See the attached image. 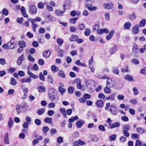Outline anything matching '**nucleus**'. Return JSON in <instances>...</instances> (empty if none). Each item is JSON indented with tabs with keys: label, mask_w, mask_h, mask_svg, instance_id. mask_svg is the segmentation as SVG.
Listing matches in <instances>:
<instances>
[{
	"label": "nucleus",
	"mask_w": 146,
	"mask_h": 146,
	"mask_svg": "<svg viewBox=\"0 0 146 146\" xmlns=\"http://www.w3.org/2000/svg\"><path fill=\"white\" fill-rule=\"evenodd\" d=\"M56 90L53 88L50 89L49 90L48 95L50 100L52 101H54L55 99Z\"/></svg>",
	"instance_id": "1"
},
{
	"label": "nucleus",
	"mask_w": 146,
	"mask_h": 146,
	"mask_svg": "<svg viewBox=\"0 0 146 146\" xmlns=\"http://www.w3.org/2000/svg\"><path fill=\"white\" fill-rule=\"evenodd\" d=\"M109 111L114 115H117L118 113V109L116 107L113 105H111L109 109Z\"/></svg>",
	"instance_id": "2"
},
{
	"label": "nucleus",
	"mask_w": 146,
	"mask_h": 146,
	"mask_svg": "<svg viewBox=\"0 0 146 146\" xmlns=\"http://www.w3.org/2000/svg\"><path fill=\"white\" fill-rule=\"evenodd\" d=\"M92 4H90L88 3H86L85 6L90 11H96L97 9V7L96 6L92 7Z\"/></svg>",
	"instance_id": "3"
},
{
	"label": "nucleus",
	"mask_w": 146,
	"mask_h": 146,
	"mask_svg": "<svg viewBox=\"0 0 146 146\" xmlns=\"http://www.w3.org/2000/svg\"><path fill=\"white\" fill-rule=\"evenodd\" d=\"M75 82L77 84V88L78 89H82V90H84L85 89L82 88V86L81 83V81L80 79H76L75 80Z\"/></svg>",
	"instance_id": "4"
},
{
	"label": "nucleus",
	"mask_w": 146,
	"mask_h": 146,
	"mask_svg": "<svg viewBox=\"0 0 146 146\" xmlns=\"http://www.w3.org/2000/svg\"><path fill=\"white\" fill-rule=\"evenodd\" d=\"M37 11L36 7L34 5H32L29 7V12L32 14L36 13Z\"/></svg>",
	"instance_id": "5"
},
{
	"label": "nucleus",
	"mask_w": 146,
	"mask_h": 146,
	"mask_svg": "<svg viewBox=\"0 0 146 146\" xmlns=\"http://www.w3.org/2000/svg\"><path fill=\"white\" fill-rule=\"evenodd\" d=\"M120 125V123L118 122H117L109 125L108 127L110 129H113L116 127H118Z\"/></svg>",
	"instance_id": "6"
},
{
	"label": "nucleus",
	"mask_w": 146,
	"mask_h": 146,
	"mask_svg": "<svg viewBox=\"0 0 146 146\" xmlns=\"http://www.w3.org/2000/svg\"><path fill=\"white\" fill-rule=\"evenodd\" d=\"M109 31L108 29H101L98 30L97 31V33L99 35L102 34L104 33L108 34L109 33Z\"/></svg>",
	"instance_id": "7"
},
{
	"label": "nucleus",
	"mask_w": 146,
	"mask_h": 146,
	"mask_svg": "<svg viewBox=\"0 0 146 146\" xmlns=\"http://www.w3.org/2000/svg\"><path fill=\"white\" fill-rule=\"evenodd\" d=\"M103 6L104 8L109 9L113 7V5L112 3L110 2L109 3L104 4Z\"/></svg>",
	"instance_id": "8"
},
{
	"label": "nucleus",
	"mask_w": 146,
	"mask_h": 146,
	"mask_svg": "<svg viewBox=\"0 0 146 146\" xmlns=\"http://www.w3.org/2000/svg\"><path fill=\"white\" fill-rule=\"evenodd\" d=\"M139 26L138 25L136 24L133 27L132 30V33L134 34L138 33L139 32Z\"/></svg>",
	"instance_id": "9"
},
{
	"label": "nucleus",
	"mask_w": 146,
	"mask_h": 146,
	"mask_svg": "<svg viewBox=\"0 0 146 146\" xmlns=\"http://www.w3.org/2000/svg\"><path fill=\"white\" fill-rule=\"evenodd\" d=\"M113 82L111 80L108 79L106 81V86L110 87V88L113 87L115 85V84H112Z\"/></svg>",
	"instance_id": "10"
},
{
	"label": "nucleus",
	"mask_w": 146,
	"mask_h": 146,
	"mask_svg": "<svg viewBox=\"0 0 146 146\" xmlns=\"http://www.w3.org/2000/svg\"><path fill=\"white\" fill-rule=\"evenodd\" d=\"M115 33V31L114 30H111L109 34L107 35L106 37V39L108 40H110L112 37L113 35V34H114Z\"/></svg>",
	"instance_id": "11"
},
{
	"label": "nucleus",
	"mask_w": 146,
	"mask_h": 146,
	"mask_svg": "<svg viewBox=\"0 0 146 146\" xmlns=\"http://www.w3.org/2000/svg\"><path fill=\"white\" fill-rule=\"evenodd\" d=\"M116 94L114 93L110 95L108 97H106L107 100H110L111 101H113L115 98Z\"/></svg>",
	"instance_id": "12"
},
{
	"label": "nucleus",
	"mask_w": 146,
	"mask_h": 146,
	"mask_svg": "<svg viewBox=\"0 0 146 146\" xmlns=\"http://www.w3.org/2000/svg\"><path fill=\"white\" fill-rule=\"evenodd\" d=\"M136 18V16L133 12L130 14L128 17V19L131 21H132L135 20Z\"/></svg>",
	"instance_id": "13"
},
{
	"label": "nucleus",
	"mask_w": 146,
	"mask_h": 146,
	"mask_svg": "<svg viewBox=\"0 0 146 146\" xmlns=\"http://www.w3.org/2000/svg\"><path fill=\"white\" fill-rule=\"evenodd\" d=\"M133 52L135 54L139 52V49L137 45L134 44L132 49Z\"/></svg>",
	"instance_id": "14"
},
{
	"label": "nucleus",
	"mask_w": 146,
	"mask_h": 146,
	"mask_svg": "<svg viewBox=\"0 0 146 146\" xmlns=\"http://www.w3.org/2000/svg\"><path fill=\"white\" fill-rule=\"evenodd\" d=\"M117 46L116 45H114L110 48V52L111 54H113L117 51Z\"/></svg>",
	"instance_id": "15"
},
{
	"label": "nucleus",
	"mask_w": 146,
	"mask_h": 146,
	"mask_svg": "<svg viewBox=\"0 0 146 146\" xmlns=\"http://www.w3.org/2000/svg\"><path fill=\"white\" fill-rule=\"evenodd\" d=\"M131 26V23L129 22H126L124 25V29L126 30H129V29Z\"/></svg>",
	"instance_id": "16"
},
{
	"label": "nucleus",
	"mask_w": 146,
	"mask_h": 146,
	"mask_svg": "<svg viewBox=\"0 0 146 146\" xmlns=\"http://www.w3.org/2000/svg\"><path fill=\"white\" fill-rule=\"evenodd\" d=\"M65 12V9L62 11H60L58 9L56 11L55 14L58 16H61L62 15V14L64 13Z\"/></svg>",
	"instance_id": "17"
},
{
	"label": "nucleus",
	"mask_w": 146,
	"mask_h": 146,
	"mask_svg": "<svg viewBox=\"0 0 146 146\" xmlns=\"http://www.w3.org/2000/svg\"><path fill=\"white\" fill-rule=\"evenodd\" d=\"M31 81V79L30 78H22L21 80V82L23 83L25 82L30 83Z\"/></svg>",
	"instance_id": "18"
},
{
	"label": "nucleus",
	"mask_w": 146,
	"mask_h": 146,
	"mask_svg": "<svg viewBox=\"0 0 146 146\" xmlns=\"http://www.w3.org/2000/svg\"><path fill=\"white\" fill-rule=\"evenodd\" d=\"M40 139H34L32 142V144L33 146H35L36 144L39 143V141L41 140L42 139V137L41 136H39Z\"/></svg>",
	"instance_id": "19"
},
{
	"label": "nucleus",
	"mask_w": 146,
	"mask_h": 146,
	"mask_svg": "<svg viewBox=\"0 0 146 146\" xmlns=\"http://www.w3.org/2000/svg\"><path fill=\"white\" fill-rule=\"evenodd\" d=\"M17 83V82L16 80L13 77L11 78L10 84L12 86L16 85Z\"/></svg>",
	"instance_id": "20"
},
{
	"label": "nucleus",
	"mask_w": 146,
	"mask_h": 146,
	"mask_svg": "<svg viewBox=\"0 0 146 146\" xmlns=\"http://www.w3.org/2000/svg\"><path fill=\"white\" fill-rule=\"evenodd\" d=\"M4 142L5 144H9V143L8 134V133H7L5 136V137L4 139Z\"/></svg>",
	"instance_id": "21"
},
{
	"label": "nucleus",
	"mask_w": 146,
	"mask_h": 146,
	"mask_svg": "<svg viewBox=\"0 0 146 146\" xmlns=\"http://www.w3.org/2000/svg\"><path fill=\"white\" fill-rule=\"evenodd\" d=\"M78 36L77 35H72L71 37L69 38V40L70 41H77V39H78Z\"/></svg>",
	"instance_id": "22"
},
{
	"label": "nucleus",
	"mask_w": 146,
	"mask_h": 146,
	"mask_svg": "<svg viewBox=\"0 0 146 146\" xmlns=\"http://www.w3.org/2000/svg\"><path fill=\"white\" fill-rule=\"evenodd\" d=\"M37 89L38 91L40 92H43L45 91V88L43 86H39Z\"/></svg>",
	"instance_id": "23"
},
{
	"label": "nucleus",
	"mask_w": 146,
	"mask_h": 146,
	"mask_svg": "<svg viewBox=\"0 0 146 146\" xmlns=\"http://www.w3.org/2000/svg\"><path fill=\"white\" fill-rule=\"evenodd\" d=\"M84 123V121L82 120H80L77 122L76 125L78 128H80Z\"/></svg>",
	"instance_id": "24"
},
{
	"label": "nucleus",
	"mask_w": 146,
	"mask_h": 146,
	"mask_svg": "<svg viewBox=\"0 0 146 146\" xmlns=\"http://www.w3.org/2000/svg\"><path fill=\"white\" fill-rule=\"evenodd\" d=\"M146 24V20L145 19H143L140 21L138 25L140 27H144Z\"/></svg>",
	"instance_id": "25"
},
{
	"label": "nucleus",
	"mask_w": 146,
	"mask_h": 146,
	"mask_svg": "<svg viewBox=\"0 0 146 146\" xmlns=\"http://www.w3.org/2000/svg\"><path fill=\"white\" fill-rule=\"evenodd\" d=\"M58 75L63 78H64L66 76L63 70H60L58 72Z\"/></svg>",
	"instance_id": "26"
},
{
	"label": "nucleus",
	"mask_w": 146,
	"mask_h": 146,
	"mask_svg": "<svg viewBox=\"0 0 146 146\" xmlns=\"http://www.w3.org/2000/svg\"><path fill=\"white\" fill-rule=\"evenodd\" d=\"M125 79L126 80L130 81H133L134 80L133 77L129 74H127L126 76Z\"/></svg>",
	"instance_id": "27"
},
{
	"label": "nucleus",
	"mask_w": 146,
	"mask_h": 146,
	"mask_svg": "<svg viewBox=\"0 0 146 146\" xmlns=\"http://www.w3.org/2000/svg\"><path fill=\"white\" fill-rule=\"evenodd\" d=\"M27 74L31 77L33 79L36 78L38 77V76H37L35 75L30 71H28L27 72Z\"/></svg>",
	"instance_id": "28"
},
{
	"label": "nucleus",
	"mask_w": 146,
	"mask_h": 146,
	"mask_svg": "<svg viewBox=\"0 0 146 146\" xmlns=\"http://www.w3.org/2000/svg\"><path fill=\"white\" fill-rule=\"evenodd\" d=\"M104 91L106 94H109L111 93V89L110 87L106 86L104 89Z\"/></svg>",
	"instance_id": "29"
},
{
	"label": "nucleus",
	"mask_w": 146,
	"mask_h": 146,
	"mask_svg": "<svg viewBox=\"0 0 146 146\" xmlns=\"http://www.w3.org/2000/svg\"><path fill=\"white\" fill-rule=\"evenodd\" d=\"M51 54V52L48 50L44 51L43 53V56L46 58H48L49 57Z\"/></svg>",
	"instance_id": "30"
},
{
	"label": "nucleus",
	"mask_w": 146,
	"mask_h": 146,
	"mask_svg": "<svg viewBox=\"0 0 146 146\" xmlns=\"http://www.w3.org/2000/svg\"><path fill=\"white\" fill-rule=\"evenodd\" d=\"M45 111V109L43 108L42 109H40L38 110L37 111V113L39 115H41L43 114Z\"/></svg>",
	"instance_id": "31"
},
{
	"label": "nucleus",
	"mask_w": 146,
	"mask_h": 146,
	"mask_svg": "<svg viewBox=\"0 0 146 146\" xmlns=\"http://www.w3.org/2000/svg\"><path fill=\"white\" fill-rule=\"evenodd\" d=\"M51 69L53 73L57 72L59 70L58 68L54 65H53L51 66Z\"/></svg>",
	"instance_id": "32"
},
{
	"label": "nucleus",
	"mask_w": 146,
	"mask_h": 146,
	"mask_svg": "<svg viewBox=\"0 0 146 146\" xmlns=\"http://www.w3.org/2000/svg\"><path fill=\"white\" fill-rule=\"evenodd\" d=\"M96 105L98 107H102L103 104L104 103L101 100H98L96 102Z\"/></svg>",
	"instance_id": "33"
},
{
	"label": "nucleus",
	"mask_w": 146,
	"mask_h": 146,
	"mask_svg": "<svg viewBox=\"0 0 146 146\" xmlns=\"http://www.w3.org/2000/svg\"><path fill=\"white\" fill-rule=\"evenodd\" d=\"M21 106L19 105L18 104L16 106V110L17 112V114L19 115L21 112Z\"/></svg>",
	"instance_id": "34"
},
{
	"label": "nucleus",
	"mask_w": 146,
	"mask_h": 146,
	"mask_svg": "<svg viewBox=\"0 0 146 146\" xmlns=\"http://www.w3.org/2000/svg\"><path fill=\"white\" fill-rule=\"evenodd\" d=\"M56 42L60 46L62 45L63 43V40L60 38H58L56 40Z\"/></svg>",
	"instance_id": "35"
},
{
	"label": "nucleus",
	"mask_w": 146,
	"mask_h": 146,
	"mask_svg": "<svg viewBox=\"0 0 146 146\" xmlns=\"http://www.w3.org/2000/svg\"><path fill=\"white\" fill-rule=\"evenodd\" d=\"M116 138V135L115 134H113L110 136L109 138V140L110 141H114Z\"/></svg>",
	"instance_id": "36"
},
{
	"label": "nucleus",
	"mask_w": 146,
	"mask_h": 146,
	"mask_svg": "<svg viewBox=\"0 0 146 146\" xmlns=\"http://www.w3.org/2000/svg\"><path fill=\"white\" fill-rule=\"evenodd\" d=\"M60 111L62 114L64 116V117H67V115L66 112V110L64 108H61Z\"/></svg>",
	"instance_id": "37"
},
{
	"label": "nucleus",
	"mask_w": 146,
	"mask_h": 146,
	"mask_svg": "<svg viewBox=\"0 0 146 146\" xmlns=\"http://www.w3.org/2000/svg\"><path fill=\"white\" fill-rule=\"evenodd\" d=\"M136 130L139 134H143L145 132L143 129L141 127H138L136 128Z\"/></svg>",
	"instance_id": "38"
},
{
	"label": "nucleus",
	"mask_w": 146,
	"mask_h": 146,
	"mask_svg": "<svg viewBox=\"0 0 146 146\" xmlns=\"http://www.w3.org/2000/svg\"><path fill=\"white\" fill-rule=\"evenodd\" d=\"M123 130L129 131L130 129V125L129 124L125 125L123 127Z\"/></svg>",
	"instance_id": "39"
},
{
	"label": "nucleus",
	"mask_w": 146,
	"mask_h": 146,
	"mask_svg": "<svg viewBox=\"0 0 146 146\" xmlns=\"http://www.w3.org/2000/svg\"><path fill=\"white\" fill-rule=\"evenodd\" d=\"M19 45L21 47L24 48L26 46L25 42L24 41H19Z\"/></svg>",
	"instance_id": "40"
},
{
	"label": "nucleus",
	"mask_w": 146,
	"mask_h": 146,
	"mask_svg": "<svg viewBox=\"0 0 146 146\" xmlns=\"http://www.w3.org/2000/svg\"><path fill=\"white\" fill-rule=\"evenodd\" d=\"M78 19V18H72L70 19L69 21L71 23L74 24L76 23Z\"/></svg>",
	"instance_id": "41"
},
{
	"label": "nucleus",
	"mask_w": 146,
	"mask_h": 146,
	"mask_svg": "<svg viewBox=\"0 0 146 146\" xmlns=\"http://www.w3.org/2000/svg\"><path fill=\"white\" fill-rule=\"evenodd\" d=\"M78 119V117L77 116H76L74 117H72L69 119V121L70 122H72Z\"/></svg>",
	"instance_id": "42"
},
{
	"label": "nucleus",
	"mask_w": 146,
	"mask_h": 146,
	"mask_svg": "<svg viewBox=\"0 0 146 146\" xmlns=\"http://www.w3.org/2000/svg\"><path fill=\"white\" fill-rule=\"evenodd\" d=\"M91 31L90 29L88 28H86L84 32V34L86 36H89L90 34Z\"/></svg>",
	"instance_id": "43"
},
{
	"label": "nucleus",
	"mask_w": 146,
	"mask_h": 146,
	"mask_svg": "<svg viewBox=\"0 0 146 146\" xmlns=\"http://www.w3.org/2000/svg\"><path fill=\"white\" fill-rule=\"evenodd\" d=\"M52 120V119L51 117H46L44 119V121L45 123H50Z\"/></svg>",
	"instance_id": "44"
},
{
	"label": "nucleus",
	"mask_w": 146,
	"mask_h": 146,
	"mask_svg": "<svg viewBox=\"0 0 146 146\" xmlns=\"http://www.w3.org/2000/svg\"><path fill=\"white\" fill-rule=\"evenodd\" d=\"M8 48L10 49H13L14 48V45L12 42H9L7 43Z\"/></svg>",
	"instance_id": "45"
},
{
	"label": "nucleus",
	"mask_w": 146,
	"mask_h": 146,
	"mask_svg": "<svg viewBox=\"0 0 146 146\" xmlns=\"http://www.w3.org/2000/svg\"><path fill=\"white\" fill-rule=\"evenodd\" d=\"M78 29L80 30H82L84 29L85 26L83 24H81L79 25L78 27Z\"/></svg>",
	"instance_id": "46"
},
{
	"label": "nucleus",
	"mask_w": 146,
	"mask_h": 146,
	"mask_svg": "<svg viewBox=\"0 0 146 146\" xmlns=\"http://www.w3.org/2000/svg\"><path fill=\"white\" fill-rule=\"evenodd\" d=\"M58 90L62 95L66 91V89L63 88H58Z\"/></svg>",
	"instance_id": "47"
},
{
	"label": "nucleus",
	"mask_w": 146,
	"mask_h": 146,
	"mask_svg": "<svg viewBox=\"0 0 146 146\" xmlns=\"http://www.w3.org/2000/svg\"><path fill=\"white\" fill-rule=\"evenodd\" d=\"M39 77L40 79L43 82L45 81V79L42 73V72H40L39 74Z\"/></svg>",
	"instance_id": "48"
},
{
	"label": "nucleus",
	"mask_w": 146,
	"mask_h": 146,
	"mask_svg": "<svg viewBox=\"0 0 146 146\" xmlns=\"http://www.w3.org/2000/svg\"><path fill=\"white\" fill-rule=\"evenodd\" d=\"M74 91V88L72 86L69 87L68 89V92L69 93L72 94Z\"/></svg>",
	"instance_id": "49"
},
{
	"label": "nucleus",
	"mask_w": 146,
	"mask_h": 146,
	"mask_svg": "<svg viewBox=\"0 0 146 146\" xmlns=\"http://www.w3.org/2000/svg\"><path fill=\"white\" fill-rule=\"evenodd\" d=\"M41 21V19L39 17H38L35 19H33L31 20V23H35V21Z\"/></svg>",
	"instance_id": "50"
},
{
	"label": "nucleus",
	"mask_w": 146,
	"mask_h": 146,
	"mask_svg": "<svg viewBox=\"0 0 146 146\" xmlns=\"http://www.w3.org/2000/svg\"><path fill=\"white\" fill-rule=\"evenodd\" d=\"M113 70H112V72L113 73L117 75L119 74V70L117 68H115L114 67H113Z\"/></svg>",
	"instance_id": "51"
},
{
	"label": "nucleus",
	"mask_w": 146,
	"mask_h": 146,
	"mask_svg": "<svg viewBox=\"0 0 146 146\" xmlns=\"http://www.w3.org/2000/svg\"><path fill=\"white\" fill-rule=\"evenodd\" d=\"M47 80L48 82L53 84L54 79L52 76H49L47 78Z\"/></svg>",
	"instance_id": "52"
},
{
	"label": "nucleus",
	"mask_w": 146,
	"mask_h": 146,
	"mask_svg": "<svg viewBox=\"0 0 146 146\" xmlns=\"http://www.w3.org/2000/svg\"><path fill=\"white\" fill-rule=\"evenodd\" d=\"M99 25L98 24H96L94 26L93 30L94 31H97L100 30L99 29Z\"/></svg>",
	"instance_id": "53"
},
{
	"label": "nucleus",
	"mask_w": 146,
	"mask_h": 146,
	"mask_svg": "<svg viewBox=\"0 0 146 146\" xmlns=\"http://www.w3.org/2000/svg\"><path fill=\"white\" fill-rule=\"evenodd\" d=\"M13 123V120L11 118H10L8 121V124L10 128H11L12 126V123Z\"/></svg>",
	"instance_id": "54"
},
{
	"label": "nucleus",
	"mask_w": 146,
	"mask_h": 146,
	"mask_svg": "<svg viewBox=\"0 0 146 146\" xmlns=\"http://www.w3.org/2000/svg\"><path fill=\"white\" fill-rule=\"evenodd\" d=\"M32 24L33 27V30L34 32H35L36 30V28L37 27L38 25L35 24V23H32Z\"/></svg>",
	"instance_id": "55"
},
{
	"label": "nucleus",
	"mask_w": 146,
	"mask_h": 146,
	"mask_svg": "<svg viewBox=\"0 0 146 146\" xmlns=\"http://www.w3.org/2000/svg\"><path fill=\"white\" fill-rule=\"evenodd\" d=\"M64 51L62 50H60L58 52V53L59 56L61 57L64 56Z\"/></svg>",
	"instance_id": "56"
},
{
	"label": "nucleus",
	"mask_w": 146,
	"mask_h": 146,
	"mask_svg": "<svg viewBox=\"0 0 146 146\" xmlns=\"http://www.w3.org/2000/svg\"><path fill=\"white\" fill-rule=\"evenodd\" d=\"M127 131H128L126 130H122V131L123 133V134L125 136L128 137L129 136V133Z\"/></svg>",
	"instance_id": "57"
},
{
	"label": "nucleus",
	"mask_w": 146,
	"mask_h": 146,
	"mask_svg": "<svg viewBox=\"0 0 146 146\" xmlns=\"http://www.w3.org/2000/svg\"><path fill=\"white\" fill-rule=\"evenodd\" d=\"M132 63L135 64H138L139 63V61L137 59H133L131 61Z\"/></svg>",
	"instance_id": "58"
},
{
	"label": "nucleus",
	"mask_w": 146,
	"mask_h": 146,
	"mask_svg": "<svg viewBox=\"0 0 146 146\" xmlns=\"http://www.w3.org/2000/svg\"><path fill=\"white\" fill-rule=\"evenodd\" d=\"M57 142L59 143H60L63 142V139L62 137H58L57 139Z\"/></svg>",
	"instance_id": "59"
},
{
	"label": "nucleus",
	"mask_w": 146,
	"mask_h": 146,
	"mask_svg": "<svg viewBox=\"0 0 146 146\" xmlns=\"http://www.w3.org/2000/svg\"><path fill=\"white\" fill-rule=\"evenodd\" d=\"M35 123L38 126H39L41 124V121L38 119H36L35 120Z\"/></svg>",
	"instance_id": "60"
},
{
	"label": "nucleus",
	"mask_w": 146,
	"mask_h": 146,
	"mask_svg": "<svg viewBox=\"0 0 146 146\" xmlns=\"http://www.w3.org/2000/svg\"><path fill=\"white\" fill-rule=\"evenodd\" d=\"M38 7L40 9H43L44 8V3L42 2H40L38 4Z\"/></svg>",
	"instance_id": "61"
},
{
	"label": "nucleus",
	"mask_w": 146,
	"mask_h": 146,
	"mask_svg": "<svg viewBox=\"0 0 146 146\" xmlns=\"http://www.w3.org/2000/svg\"><path fill=\"white\" fill-rule=\"evenodd\" d=\"M6 64V61L5 59L3 58L0 59V64L4 65Z\"/></svg>",
	"instance_id": "62"
},
{
	"label": "nucleus",
	"mask_w": 146,
	"mask_h": 146,
	"mask_svg": "<svg viewBox=\"0 0 146 146\" xmlns=\"http://www.w3.org/2000/svg\"><path fill=\"white\" fill-rule=\"evenodd\" d=\"M133 90L135 95H137L138 94L139 92L137 88L134 87L133 88Z\"/></svg>",
	"instance_id": "63"
},
{
	"label": "nucleus",
	"mask_w": 146,
	"mask_h": 146,
	"mask_svg": "<svg viewBox=\"0 0 146 146\" xmlns=\"http://www.w3.org/2000/svg\"><path fill=\"white\" fill-rule=\"evenodd\" d=\"M98 129L103 131H104L105 130V128L104 126L102 125H100L98 126Z\"/></svg>",
	"instance_id": "64"
}]
</instances>
